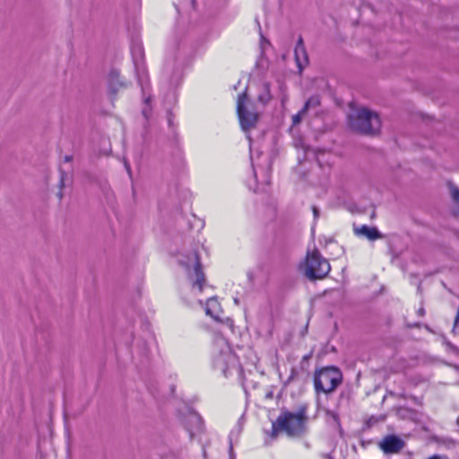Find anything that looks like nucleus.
Segmentation results:
<instances>
[{
  "label": "nucleus",
  "mask_w": 459,
  "mask_h": 459,
  "mask_svg": "<svg viewBox=\"0 0 459 459\" xmlns=\"http://www.w3.org/2000/svg\"><path fill=\"white\" fill-rule=\"evenodd\" d=\"M349 126L351 130L374 135L380 131L381 120L376 112L366 108H353L348 116Z\"/></svg>",
  "instance_id": "1"
},
{
  "label": "nucleus",
  "mask_w": 459,
  "mask_h": 459,
  "mask_svg": "<svg viewBox=\"0 0 459 459\" xmlns=\"http://www.w3.org/2000/svg\"><path fill=\"white\" fill-rule=\"evenodd\" d=\"M307 421V406H301L296 412L281 413L273 424V429L274 432L281 430L289 436L298 437L306 431Z\"/></svg>",
  "instance_id": "2"
},
{
  "label": "nucleus",
  "mask_w": 459,
  "mask_h": 459,
  "mask_svg": "<svg viewBox=\"0 0 459 459\" xmlns=\"http://www.w3.org/2000/svg\"><path fill=\"white\" fill-rule=\"evenodd\" d=\"M213 367L220 370L225 377L231 368L238 366V359L222 336H216L213 343L212 355Z\"/></svg>",
  "instance_id": "3"
},
{
  "label": "nucleus",
  "mask_w": 459,
  "mask_h": 459,
  "mask_svg": "<svg viewBox=\"0 0 459 459\" xmlns=\"http://www.w3.org/2000/svg\"><path fill=\"white\" fill-rule=\"evenodd\" d=\"M342 375L335 367H326L315 372L314 385L316 393L329 394L342 383Z\"/></svg>",
  "instance_id": "4"
},
{
  "label": "nucleus",
  "mask_w": 459,
  "mask_h": 459,
  "mask_svg": "<svg viewBox=\"0 0 459 459\" xmlns=\"http://www.w3.org/2000/svg\"><path fill=\"white\" fill-rule=\"evenodd\" d=\"M237 113L240 126L244 132H249L256 126L259 120V113L255 108L254 104L248 100L246 92L238 95Z\"/></svg>",
  "instance_id": "5"
},
{
  "label": "nucleus",
  "mask_w": 459,
  "mask_h": 459,
  "mask_svg": "<svg viewBox=\"0 0 459 459\" xmlns=\"http://www.w3.org/2000/svg\"><path fill=\"white\" fill-rule=\"evenodd\" d=\"M331 266L318 251L308 253L304 266L305 275L309 280L325 278L330 272Z\"/></svg>",
  "instance_id": "6"
},
{
  "label": "nucleus",
  "mask_w": 459,
  "mask_h": 459,
  "mask_svg": "<svg viewBox=\"0 0 459 459\" xmlns=\"http://www.w3.org/2000/svg\"><path fill=\"white\" fill-rule=\"evenodd\" d=\"M186 272L190 281H192L193 288L198 289V291L203 290V286L205 283V276L202 270L199 255L196 252L190 253L187 256L179 260Z\"/></svg>",
  "instance_id": "7"
},
{
  "label": "nucleus",
  "mask_w": 459,
  "mask_h": 459,
  "mask_svg": "<svg viewBox=\"0 0 459 459\" xmlns=\"http://www.w3.org/2000/svg\"><path fill=\"white\" fill-rule=\"evenodd\" d=\"M404 446V441L394 435L385 437L379 444L380 448L385 454L399 453Z\"/></svg>",
  "instance_id": "8"
},
{
  "label": "nucleus",
  "mask_w": 459,
  "mask_h": 459,
  "mask_svg": "<svg viewBox=\"0 0 459 459\" xmlns=\"http://www.w3.org/2000/svg\"><path fill=\"white\" fill-rule=\"evenodd\" d=\"M295 60L297 65L301 72L303 68L308 64V56L305 48V45L301 37L299 38L297 45L294 49Z\"/></svg>",
  "instance_id": "9"
},
{
  "label": "nucleus",
  "mask_w": 459,
  "mask_h": 459,
  "mask_svg": "<svg viewBox=\"0 0 459 459\" xmlns=\"http://www.w3.org/2000/svg\"><path fill=\"white\" fill-rule=\"evenodd\" d=\"M148 82H149V80L147 77L143 78L142 75L138 74V83L140 84V86L142 88L143 102L145 104V107L143 108L142 113L145 118L149 117V116L151 114V110H152V108L150 107L152 97L150 95L146 96V88L148 86Z\"/></svg>",
  "instance_id": "10"
},
{
  "label": "nucleus",
  "mask_w": 459,
  "mask_h": 459,
  "mask_svg": "<svg viewBox=\"0 0 459 459\" xmlns=\"http://www.w3.org/2000/svg\"><path fill=\"white\" fill-rule=\"evenodd\" d=\"M354 231L358 236H363L369 240H375L383 238V235L377 228L368 227L367 225H362L360 228H356Z\"/></svg>",
  "instance_id": "11"
},
{
  "label": "nucleus",
  "mask_w": 459,
  "mask_h": 459,
  "mask_svg": "<svg viewBox=\"0 0 459 459\" xmlns=\"http://www.w3.org/2000/svg\"><path fill=\"white\" fill-rule=\"evenodd\" d=\"M221 307L215 298H211L206 302L205 313L215 320H220Z\"/></svg>",
  "instance_id": "12"
},
{
  "label": "nucleus",
  "mask_w": 459,
  "mask_h": 459,
  "mask_svg": "<svg viewBox=\"0 0 459 459\" xmlns=\"http://www.w3.org/2000/svg\"><path fill=\"white\" fill-rule=\"evenodd\" d=\"M434 440L436 443L444 446L446 448H454L456 445V441L448 437H435Z\"/></svg>",
  "instance_id": "13"
},
{
  "label": "nucleus",
  "mask_w": 459,
  "mask_h": 459,
  "mask_svg": "<svg viewBox=\"0 0 459 459\" xmlns=\"http://www.w3.org/2000/svg\"><path fill=\"white\" fill-rule=\"evenodd\" d=\"M320 105V100L318 96L310 97L305 103L303 108L301 109V113H307L308 108H316Z\"/></svg>",
  "instance_id": "14"
},
{
  "label": "nucleus",
  "mask_w": 459,
  "mask_h": 459,
  "mask_svg": "<svg viewBox=\"0 0 459 459\" xmlns=\"http://www.w3.org/2000/svg\"><path fill=\"white\" fill-rule=\"evenodd\" d=\"M450 193L455 205V212L459 215V187L452 186Z\"/></svg>",
  "instance_id": "15"
},
{
  "label": "nucleus",
  "mask_w": 459,
  "mask_h": 459,
  "mask_svg": "<svg viewBox=\"0 0 459 459\" xmlns=\"http://www.w3.org/2000/svg\"><path fill=\"white\" fill-rule=\"evenodd\" d=\"M188 422L195 424L196 430H199L202 428V420L197 414H191L188 418Z\"/></svg>",
  "instance_id": "16"
},
{
  "label": "nucleus",
  "mask_w": 459,
  "mask_h": 459,
  "mask_svg": "<svg viewBox=\"0 0 459 459\" xmlns=\"http://www.w3.org/2000/svg\"><path fill=\"white\" fill-rule=\"evenodd\" d=\"M270 100H271V96H270V93H269L268 87L266 86L265 87V93L264 94H261L258 97V100L261 101L263 104H266Z\"/></svg>",
  "instance_id": "17"
},
{
  "label": "nucleus",
  "mask_w": 459,
  "mask_h": 459,
  "mask_svg": "<svg viewBox=\"0 0 459 459\" xmlns=\"http://www.w3.org/2000/svg\"><path fill=\"white\" fill-rule=\"evenodd\" d=\"M306 113H301V110L297 113L296 115H294L292 117V123H293V126H296L298 124L300 123V121L302 120V117H304Z\"/></svg>",
  "instance_id": "18"
},
{
  "label": "nucleus",
  "mask_w": 459,
  "mask_h": 459,
  "mask_svg": "<svg viewBox=\"0 0 459 459\" xmlns=\"http://www.w3.org/2000/svg\"><path fill=\"white\" fill-rule=\"evenodd\" d=\"M124 165L126 169V172L128 173L129 177H132V169L131 167L126 160H124Z\"/></svg>",
  "instance_id": "19"
},
{
  "label": "nucleus",
  "mask_w": 459,
  "mask_h": 459,
  "mask_svg": "<svg viewBox=\"0 0 459 459\" xmlns=\"http://www.w3.org/2000/svg\"><path fill=\"white\" fill-rule=\"evenodd\" d=\"M117 78H118V73H117V72H116V71L111 72V74H110V79H111V80H115V79H117Z\"/></svg>",
  "instance_id": "20"
},
{
  "label": "nucleus",
  "mask_w": 459,
  "mask_h": 459,
  "mask_svg": "<svg viewBox=\"0 0 459 459\" xmlns=\"http://www.w3.org/2000/svg\"><path fill=\"white\" fill-rule=\"evenodd\" d=\"M313 213H314V217L315 218H317L319 216V209L316 206L313 207Z\"/></svg>",
  "instance_id": "21"
},
{
  "label": "nucleus",
  "mask_w": 459,
  "mask_h": 459,
  "mask_svg": "<svg viewBox=\"0 0 459 459\" xmlns=\"http://www.w3.org/2000/svg\"><path fill=\"white\" fill-rule=\"evenodd\" d=\"M330 415L333 417V419L334 420V421L338 422V417L335 413L333 412H331Z\"/></svg>",
  "instance_id": "22"
},
{
  "label": "nucleus",
  "mask_w": 459,
  "mask_h": 459,
  "mask_svg": "<svg viewBox=\"0 0 459 459\" xmlns=\"http://www.w3.org/2000/svg\"><path fill=\"white\" fill-rule=\"evenodd\" d=\"M419 315L423 316L424 315V309L421 307L419 309Z\"/></svg>",
  "instance_id": "23"
},
{
  "label": "nucleus",
  "mask_w": 459,
  "mask_h": 459,
  "mask_svg": "<svg viewBox=\"0 0 459 459\" xmlns=\"http://www.w3.org/2000/svg\"><path fill=\"white\" fill-rule=\"evenodd\" d=\"M187 429H188V431H189V433H190V435H191V437H192V436L194 435L193 429H191V428L187 427Z\"/></svg>",
  "instance_id": "24"
},
{
  "label": "nucleus",
  "mask_w": 459,
  "mask_h": 459,
  "mask_svg": "<svg viewBox=\"0 0 459 459\" xmlns=\"http://www.w3.org/2000/svg\"><path fill=\"white\" fill-rule=\"evenodd\" d=\"M71 160H72V157H70V156H65V160L67 161V162L70 161Z\"/></svg>",
  "instance_id": "25"
},
{
  "label": "nucleus",
  "mask_w": 459,
  "mask_h": 459,
  "mask_svg": "<svg viewBox=\"0 0 459 459\" xmlns=\"http://www.w3.org/2000/svg\"><path fill=\"white\" fill-rule=\"evenodd\" d=\"M317 161L319 163V165H321V160L317 158Z\"/></svg>",
  "instance_id": "26"
},
{
  "label": "nucleus",
  "mask_w": 459,
  "mask_h": 459,
  "mask_svg": "<svg viewBox=\"0 0 459 459\" xmlns=\"http://www.w3.org/2000/svg\"><path fill=\"white\" fill-rule=\"evenodd\" d=\"M457 424L459 425V417L457 418V420H456Z\"/></svg>",
  "instance_id": "27"
}]
</instances>
